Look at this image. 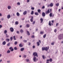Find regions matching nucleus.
I'll list each match as a JSON object with an SVG mask.
<instances>
[{
	"label": "nucleus",
	"mask_w": 63,
	"mask_h": 63,
	"mask_svg": "<svg viewBox=\"0 0 63 63\" xmlns=\"http://www.w3.org/2000/svg\"><path fill=\"white\" fill-rule=\"evenodd\" d=\"M63 34H60L58 36V39L59 40L62 39L63 38Z\"/></svg>",
	"instance_id": "f257e3e1"
},
{
	"label": "nucleus",
	"mask_w": 63,
	"mask_h": 63,
	"mask_svg": "<svg viewBox=\"0 0 63 63\" xmlns=\"http://www.w3.org/2000/svg\"><path fill=\"white\" fill-rule=\"evenodd\" d=\"M38 59H37V58L35 56H34L33 58V60L34 62H36L38 61Z\"/></svg>",
	"instance_id": "f03ea898"
},
{
	"label": "nucleus",
	"mask_w": 63,
	"mask_h": 63,
	"mask_svg": "<svg viewBox=\"0 0 63 63\" xmlns=\"http://www.w3.org/2000/svg\"><path fill=\"white\" fill-rule=\"evenodd\" d=\"M33 55H34V56H36V57H38V54H37V53L36 52H34L33 53Z\"/></svg>",
	"instance_id": "7ed1b4c3"
},
{
	"label": "nucleus",
	"mask_w": 63,
	"mask_h": 63,
	"mask_svg": "<svg viewBox=\"0 0 63 63\" xmlns=\"http://www.w3.org/2000/svg\"><path fill=\"white\" fill-rule=\"evenodd\" d=\"M50 13V11H49V9L47 11H46V14H48Z\"/></svg>",
	"instance_id": "20e7f679"
},
{
	"label": "nucleus",
	"mask_w": 63,
	"mask_h": 63,
	"mask_svg": "<svg viewBox=\"0 0 63 63\" xmlns=\"http://www.w3.org/2000/svg\"><path fill=\"white\" fill-rule=\"evenodd\" d=\"M12 8V7L10 5H8L7 6V8L8 10H10Z\"/></svg>",
	"instance_id": "39448f33"
},
{
	"label": "nucleus",
	"mask_w": 63,
	"mask_h": 63,
	"mask_svg": "<svg viewBox=\"0 0 63 63\" xmlns=\"http://www.w3.org/2000/svg\"><path fill=\"white\" fill-rule=\"evenodd\" d=\"M10 29L11 32H14V29L13 28H10Z\"/></svg>",
	"instance_id": "423d86ee"
},
{
	"label": "nucleus",
	"mask_w": 63,
	"mask_h": 63,
	"mask_svg": "<svg viewBox=\"0 0 63 63\" xmlns=\"http://www.w3.org/2000/svg\"><path fill=\"white\" fill-rule=\"evenodd\" d=\"M11 18V15H8L7 16V18L8 19H9Z\"/></svg>",
	"instance_id": "0eeeda50"
},
{
	"label": "nucleus",
	"mask_w": 63,
	"mask_h": 63,
	"mask_svg": "<svg viewBox=\"0 0 63 63\" xmlns=\"http://www.w3.org/2000/svg\"><path fill=\"white\" fill-rule=\"evenodd\" d=\"M26 61L27 62H29V63H30V60L29 59H26Z\"/></svg>",
	"instance_id": "6e6552de"
},
{
	"label": "nucleus",
	"mask_w": 63,
	"mask_h": 63,
	"mask_svg": "<svg viewBox=\"0 0 63 63\" xmlns=\"http://www.w3.org/2000/svg\"><path fill=\"white\" fill-rule=\"evenodd\" d=\"M6 44V42L5 41H3L2 43V45H5Z\"/></svg>",
	"instance_id": "1a4fd4ad"
},
{
	"label": "nucleus",
	"mask_w": 63,
	"mask_h": 63,
	"mask_svg": "<svg viewBox=\"0 0 63 63\" xmlns=\"http://www.w3.org/2000/svg\"><path fill=\"white\" fill-rule=\"evenodd\" d=\"M20 32L22 34V33H23V31L22 29H21L20 30Z\"/></svg>",
	"instance_id": "9d476101"
},
{
	"label": "nucleus",
	"mask_w": 63,
	"mask_h": 63,
	"mask_svg": "<svg viewBox=\"0 0 63 63\" xmlns=\"http://www.w3.org/2000/svg\"><path fill=\"white\" fill-rule=\"evenodd\" d=\"M42 16L43 17L45 16H46V14H45V13L44 12H43L42 13Z\"/></svg>",
	"instance_id": "9b49d317"
},
{
	"label": "nucleus",
	"mask_w": 63,
	"mask_h": 63,
	"mask_svg": "<svg viewBox=\"0 0 63 63\" xmlns=\"http://www.w3.org/2000/svg\"><path fill=\"white\" fill-rule=\"evenodd\" d=\"M5 41L6 42H9L10 41V39H5Z\"/></svg>",
	"instance_id": "f8f14e48"
},
{
	"label": "nucleus",
	"mask_w": 63,
	"mask_h": 63,
	"mask_svg": "<svg viewBox=\"0 0 63 63\" xmlns=\"http://www.w3.org/2000/svg\"><path fill=\"white\" fill-rule=\"evenodd\" d=\"M26 14H27V11H25L23 13L24 15H26Z\"/></svg>",
	"instance_id": "ddd939ff"
},
{
	"label": "nucleus",
	"mask_w": 63,
	"mask_h": 63,
	"mask_svg": "<svg viewBox=\"0 0 63 63\" xmlns=\"http://www.w3.org/2000/svg\"><path fill=\"white\" fill-rule=\"evenodd\" d=\"M48 49H49V47H46L45 48V50H46V51H47V50H48Z\"/></svg>",
	"instance_id": "4468645a"
},
{
	"label": "nucleus",
	"mask_w": 63,
	"mask_h": 63,
	"mask_svg": "<svg viewBox=\"0 0 63 63\" xmlns=\"http://www.w3.org/2000/svg\"><path fill=\"white\" fill-rule=\"evenodd\" d=\"M33 17L32 16L31 17V22H33Z\"/></svg>",
	"instance_id": "2eb2a0df"
},
{
	"label": "nucleus",
	"mask_w": 63,
	"mask_h": 63,
	"mask_svg": "<svg viewBox=\"0 0 63 63\" xmlns=\"http://www.w3.org/2000/svg\"><path fill=\"white\" fill-rule=\"evenodd\" d=\"M24 50V48H21L20 49V50L21 51H23Z\"/></svg>",
	"instance_id": "dca6fc26"
},
{
	"label": "nucleus",
	"mask_w": 63,
	"mask_h": 63,
	"mask_svg": "<svg viewBox=\"0 0 63 63\" xmlns=\"http://www.w3.org/2000/svg\"><path fill=\"white\" fill-rule=\"evenodd\" d=\"M11 52V51L10 50H8L7 51V53H10Z\"/></svg>",
	"instance_id": "f3484780"
},
{
	"label": "nucleus",
	"mask_w": 63,
	"mask_h": 63,
	"mask_svg": "<svg viewBox=\"0 0 63 63\" xmlns=\"http://www.w3.org/2000/svg\"><path fill=\"white\" fill-rule=\"evenodd\" d=\"M6 37V38H9V36L7 34V33L5 34Z\"/></svg>",
	"instance_id": "a211bd4d"
},
{
	"label": "nucleus",
	"mask_w": 63,
	"mask_h": 63,
	"mask_svg": "<svg viewBox=\"0 0 63 63\" xmlns=\"http://www.w3.org/2000/svg\"><path fill=\"white\" fill-rule=\"evenodd\" d=\"M17 4L18 6H20V2H17Z\"/></svg>",
	"instance_id": "6ab92c4d"
},
{
	"label": "nucleus",
	"mask_w": 63,
	"mask_h": 63,
	"mask_svg": "<svg viewBox=\"0 0 63 63\" xmlns=\"http://www.w3.org/2000/svg\"><path fill=\"white\" fill-rule=\"evenodd\" d=\"M30 26V25H29V24H27L26 25L27 27V28H29Z\"/></svg>",
	"instance_id": "aec40b11"
},
{
	"label": "nucleus",
	"mask_w": 63,
	"mask_h": 63,
	"mask_svg": "<svg viewBox=\"0 0 63 63\" xmlns=\"http://www.w3.org/2000/svg\"><path fill=\"white\" fill-rule=\"evenodd\" d=\"M46 48V47H42V50H45V49Z\"/></svg>",
	"instance_id": "412c9836"
},
{
	"label": "nucleus",
	"mask_w": 63,
	"mask_h": 63,
	"mask_svg": "<svg viewBox=\"0 0 63 63\" xmlns=\"http://www.w3.org/2000/svg\"><path fill=\"white\" fill-rule=\"evenodd\" d=\"M27 34L28 35H30V33H29V31H27Z\"/></svg>",
	"instance_id": "4be33fe9"
},
{
	"label": "nucleus",
	"mask_w": 63,
	"mask_h": 63,
	"mask_svg": "<svg viewBox=\"0 0 63 63\" xmlns=\"http://www.w3.org/2000/svg\"><path fill=\"white\" fill-rule=\"evenodd\" d=\"M16 15L17 16H19V15H20L19 13L18 12L17 13Z\"/></svg>",
	"instance_id": "5701e85b"
},
{
	"label": "nucleus",
	"mask_w": 63,
	"mask_h": 63,
	"mask_svg": "<svg viewBox=\"0 0 63 63\" xmlns=\"http://www.w3.org/2000/svg\"><path fill=\"white\" fill-rule=\"evenodd\" d=\"M59 3H57L56 4V6H57V7H58L59 6Z\"/></svg>",
	"instance_id": "b1692460"
},
{
	"label": "nucleus",
	"mask_w": 63,
	"mask_h": 63,
	"mask_svg": "<svg viewBox=\"0 0 63 63\" xmlns=\"http://www.w3.org/2000/svg\"><path fill=\"white\" fill-rule=\"evenodd\" d=\"M52 13H50L49 14L50 16V17H51V16H52Z\"/></svg>",
	"instance_id": "393cba45"
},
{
	"label": "nucleus",
	"mask_w": 63,
	"mask_h": 63,
	"mask_svg": "<svg viewBox=\"0 0 63 63\" xmlns=\"http://www.w3.org/2000/svg\"><path fill=\"white\" fill-rule=\"evenodd\" d=\"M37 46H40V43L39 42H38L37 43Z\"/></svg>",
	"instance_id": "a878e982"
},
{
	"label": "nucleus",
	"mask_w": 63,
	"mask_h": 63,
	"mask_svg": "<svg viewBox=\"0 0 63 63\" xmlns=\"http://www.w3.org/2000/svg\"><path fill=\"white\" fill-rule=\"evenodd\" d=\"M31 14L32 15H33V14H34V11H32Z\"/></svg>",
	"instance_id": "bb28decb"
},
{
	"label": "nucleus",
	"mask_w": 63,
	"mask_h": 63,
	"mask_svg": "<svg viewBox=\"0 0 63 63\" xmlns=\"http://www.w3.org/2000/svg\"><path fill=\"white\" fill-rule=\"evenodd\" d=\"M40 20L41 21V23H42V22H43V19L42 18H41L40 19Z\"/></svg>",
	"instance_id": "cd10ccee"
},
{
	"label": "nucleus",
	"mask_w": 63,
	"mask_h": 63,
	"mask_svg": "<svg viewBox=\"0 0 63 63\" xmlns=\"http://www.w3.org/2000/svg\"><path fill=\"white\" fill-rule=\"evenodd\" d=\"M35 15H36V16H38V15H39V14H38L37 12H35Z\"/></svg>",
	"instance_id": "c85d7f7f"
},
{
	"label": "nucleus",
	"mask_w": 63,
	"mask_h": 63,
	"mask_svg": "<svg viewBox=\"0 0 63 63\" xmlns=\"http://www.w3.org/2000/svg\"><path fill=\"white\" fill-rule=\"evenodd\" d=\"M46 36H47V35L46 34H45L44 35H43L44 38H45L46 37Z\"/></svg>",
	"instance_id": "c756f323"
},
{
	"label": "nucleus",
	"mask_w": 63,
	"mask_h": 63,
	"mask_svg": "<svg viewBox=\"0 0 63 63\" xmlns=\"http://www.w3.org/2000/svg\"><path fill=\"white\" fill-rule=\"evenodd\" d=\"M19 47H22L23 46H22V45L21 44H20L19 45Z\"/></svg>",
	"instance_id": "7c9ffc66"
},
{
	"label": "nucleus",
	"mask_w": 63,
	"mask_h": 63,
	"mask_svg": "<svg viewBox=\"0 0 63 63\" xmlns=\"http://www.w3.org/2000/svg\"><path fill=\"white\" fill-rule=\"evenodd\" d=\"M49 26H51V22H50V21L49 22Z\"/></svg>",
	"instance_id": "2f4dec72"
},
{
	"label": "nucleus",
	"mask_w": 63,
	"mask_h": 63,
	"mask_svg": "<svg viewBox=\"0 0 63 63\" xmlns=\"http://www.w3.org/2000/svg\"><path fill=\"white\" fill-rule=\"evenodd\" d=\"M50 7H52L53 6V4L52 3H51L50 5Z\"/></svg>",
	"instance_id": "473e14b6"
},
{
	"label": "nucleus",
	"mask_w": 63,
	"mask_h": 63,
	"mask_svg": "<svg viewBox=\"0 0 63 63\" xmlns=\"http://www.w3.org/2000/svg\"><path fill=\"white\" fill-rule=\"evenodd\" d=\"M10 62H11V61L10 60L7 61V63H10Z\"/></svg>",
	"instance_id": "72a5a7b5"
},
{
	"label": "nucleus",
	"mask_w": 63,
	"mask_h": 63,
	"mask_svg": "<svg viewBox=\"0 0 63 63\" xmlns=\"http://www.w3.org/2000/svg\"><path fill=\"white\" fill-rule=\"evenodd\" d=\"M7 33V31L6 30H5L4 32V33L6 34Z\"/></svg>",
	"instance_id": "f704fd0d"
},
{
	"label": "nucleus",
	"mask_w": 63,
	"mask_h": 63,
	"mask_svg": "<svg viewBox=\"0 0 63 63\" xmlns=\"http://www.w3.org/2000/svg\"><path fill=\"white\" fill-rule=\"evenodd\" d=\"M17 41H15L14 43L15 44V45H17Z\"/></svg>",
	"instance_id": "c9c22d12"
},
{
	"label": "nucleus",
	"mask_w": 63,
	"mask_h": 63,
	"mask_svg": "<svg viewBox=\"0 0 63 63\" xmlns=\"http://www.w3.org/2000/svg\"><path fill=\"white\" fill-rule=\"evenodd\" d=\"M44 33V32L41 31L40 32V34H43Z\"/></svg>",
	"instance_id": "e433bc0d"
},
{
	"label": "nucleus",
	"mask_w": 63,
	"mask_h": 63,
	"mask_svg": "<svg viewBox=\"0 0 63 63\" xmlns=\"http://www.w3.org/2000/svg\"><path fill=\"white\" fill-rule=\"evenodd\" d=\"M49 61L50 62H52V59H50Z\"/></svg>",
	"instance_id": "4c0bfd02"
},
{
	"label": "nucleus",
	"mask_w": 63,
	"mask_h": 63,
	"mask_svg": "<svg viewBox=\"0 0 63 63\" xmlns=\"http://www.w3.org/2000/svg\"><path fill=\"white\" fill-rule=\"evenodd\" d=\"M31 9L32 10H34L35 8H34V7H32L31 8Z\"/></svg>",
	"instance_id": "58836bf2"
},
{
	"label": "nucleus",
	"mask_w": 63,
	"mask_h": 63,
	"mask_svg": "<svg viewBox=\"0 0 63 63\" xmlns=\"http://www.w3.org/2000/svg\"><path fill=\"white\" fill-rule=\"evenodd\" d=\"M13 38H14V40H16V36H13Z\"/></svg>",
	"instance_id": "ea45409f"
},
{
	"label": "nucleus",
	"mask_w": 63,
	"mask_h": 63,
	"mask_svg": "<svg viewBox=\"0 0 63 63\" xmlns=\"http://www.w3.org/2000/svg\"><path fill=\"white\" fill-rule=\"evenodd\" d=\"M15 24L16 25L18 24V22L17 21H16L15 23Z\"/></svg>",
	"instance_id": "a19ab883"
},
{
	"label": "nucleus",
	"mask_w": 63,
	"mask_h": 63,
	"mask_svg": "<svg viewBox=\"0 0 63 63\" xmlns=\"http://www.w3.org/2000/svg\"><path fill=\"white\" fill-rule=\"evenodd\" d=\"M23 41L24 42H25V43H26V42H27V40H23Z\"/></svg>",
	"instance_id": "79ce46f5"
},
{
	"label": "nucleus",
	"mask_w": 63,
	"mask_h": 63,
	"mask_svg": "<svg viewBox=\"0 0 63 63\" xmlns=\"http://www.w3.org/2000/svg\"><path fill=\"white\" fill-rule=\"evenodd\" d=\"M10 45V43H9L7 44V46H9Z\"/></svg>",
	"instance_id": "37998d69"
},
{
	"label": "nucleus",
	"mask_w": 63,
	"mask_h": 63,
	"mask_svg": "<svg viewBox=\"0 0 63 63\" xmlns=\"http://www.w3.org/2000/svg\"><path fill=\"white\" fill-rule=\"evenodd\" d=\"M41 12V10L40 9H39L38 10V13H40Z\"/></svg>",
	"instance_id": "c03bdc74"
},
{
	"label": "nucleus",
	"mask_w": 63,
	"mask_h": 63,
	"mask_svg": "<svg viewBox=\"0 0 63 63\" xmlns=\"http://www.w3.org/2000/svg\"><path fill=\"white\" fill-rule=\"evenodd\" d=\"M35 21H33V22L32 23L34 25V24H35Z\"/></svg>",
	"instance_id": "a18cd8bd"
},
{
	"label": "nucleus",
	"mask_w": 63,
	"mask_h": 63,
	"mask_svg": "<svg viewBox=\"0 0 63 63\" xmlns=\"http://www.w3.org/2000/svg\"><path fill=\"white\" fill-rule=\"evenodd\" d=\"M14 49L15 50H17V47H15Z\"/></svg>",
	"instance_id": "49530a36"
},
{
	"label": "nucleus",
	"mask_w": 63,
	"mask_h": 63,
	"mask_svg": "<svg viewBox=\"0 0 63 63\" xmlns=\"http://www.w3.org/2000/svg\"><path fill=\"white\" fill-rule=\"evenodd\" d=\"M42 9H45V7L44 6H43L42 7Z\"/></svg>",
	"instance_id": "de8ad7c7"
},
{
	"label": "nucleus",
	"mask_w": 63,
	"mask_h": 63,
	"mask_svg": "<svg viewBox=\"0 0 63 63\" xmlns=\"http://www.w3.org/2000/svg\"><path fill=\"white\" fill-rule=\"evenodd\" d=\"M54 42H52L51 43V45H54Z\"/></svg>",
	"instance_id": "09e8293b"
},
{
	"label": "nucleus",
	"mask_w": 63,
	"mask_h": 63,
	"mask_svg": "<svg viewBox=\"0 0 63 63\" xmlns=\"http://www.w3.org/2000/svg\"><path fill=\"white\" fill-rule=\"evenodd\" d=\"M42 58L44 59H45V56L44 55L42 56Z\"/></svg>",
	"instance_id": "8fccbe9b"
},
{
	"label": "nucleus",
	"mask_w": 63,
	"mask_h": 63,
	"mask_svg": "<svg viewBox=\"0 0 63 63\" xmlns=\"http://www.w3.org/2000/svg\"><path fill=\"white\" fill-rule=\"evenodd\" d=\"M10 40H11V41H12V40H13V37H11L10 38Z\"/></svg>",
	"instance_id": "3c124183"
},
{
	"label": "nucleus",
	"mask_w": 63,
	"mask_h": 63,
	"mask_svg": "<svg viewBox=\"0 0 63 63\" xmlns=\"http://www.w3.org/2000/svg\"><path fill=\"white\" fill-rule=\"evenodd\" d=\"M13 48V47H11L9 48V49H12Z\"/></svg>",
	"instance_id": "603ef678"
},
{
	"label": "nucleus",
	"mask_w": 63,
	"mask_h": 63,
	"mask_svg": "<svg viewBox=\"0 0 63 63\" xmlns=\"http://www.w3.org/2000/svg\"><path fill=\"white\" fill-rule=\"evenodd\" d=\"M57 31V30L56 29H55L54 30V32H56Z\"/></svg>",
	"instance_id": "864d4df0"
},
{
	"label": "nucleus",
	"mask_w": 63,
	"mask_h": 63,
	"mask_svg": "<svg viewBox=\"0 0 63 63\" xmlns=\"http://www.w3.org/2000/svg\"><path fill=\"white\" fill-rule=\"evenodd\" d=\"M11 51H14V48L12 49H11L10 50Z\"/></svg>",
	"instance_id": "5fc2aeb1"
},
{
	"label": "nucleus",
	"mask_w": 63,
	"mask_h": 63,
	"mask_svg": "<svg viewBox=\"0 0 63 63\" xmlns=\"http://www.w3.org/2000/svg\"><path fill=\"white\" fill-rule=\"evenodd\" d=\"M23 57L24 58H26V55H24Z\"/></svg>",
	"instance_id": "6e6d98bb"
},
{
	"label": "nucleus",
	"mask_w": 63,
	"mask_h": 63,
	"mask_svg": "<svg viewBox=\"0 0 63 63\" xmlns=\"http://www.w3.org/2000/svg\"><path fill=\"white\" fill-rule=\"evenodd\" d=\"M2 27V25H0V29Z\"/></svg>",
	"instance_id": "4d7b16f0"
},
{
	"label": "nucleus",
	"mask_w": 63,
	"mask_h": 63,
	"mask_svg": "<svg viewBox=\"0 0 63 63\" xmlns=\"http://www.w3.org/2000/svg\"><path fill=\"white\" fill-rule=\"evenodd\" d=\"M30 2V0H27V3H29Z\"/></svg>",
	"instance_id": "13d9d810"
},
{
	"label": "nucleus",
	"mask_w": 63,
	"mask_h": 63,
	"mask_svg": "<svg viewBox=\"0 0 63 63\" xmlns=\"http://www.w3.org/2000/svg\"><path fill=\"white\" fill-rule=\"evenodd\" d=\"M2 16V13H0V16Z\"/></svg>",
	"instance_id": "bf43d9fd"
},
{
	"label": "nucleus",
	"mask_w": 63,
	"mask_h": 63,
	"mask_svg": "<svg viewBox=\"0 0 63 63\" xmlns=\"http://www.w3.org/2000/svg\"><path fill=\"white\" fill-rule=\"evenodd\" d=\"M32 48H35V46H33L32 47Z\"/></svg>",
	"instance_id": "052dcab7"
},
{
	"label": "nucleus",
	"mask_w": 63,
	"mask_h": 63,
	"mask_svg": "<svg viewBox=\"0 0 63 63\" xmlns=\"http://www.w3.org/2000/svg\"><path fill=\"white\" fill-rule=\"evenodd\" d=\"M32 38H34V35H32Z\"/></svg>",
	"instance_id": "680f3d73"
},
{
	"label": "nucleus",
	"mask_w": 63,
	"mask_h": 63,
	"mask_svg": "<svg viewBox=\"0 0 63 63\" xmlns=\"http://www.w3.org/2000/svg\"><path fill=\"white\" fill-rule=\"evenodd\" d=\"M29 44H28L29 46H30L31 45V43L30 42L29 43Z\"/></svg>",
	"instance_id": "e2e57ef3"
},
{
	"label": "nucleus",
	"mask_w": 63,
	"mask_h": 63,
	"mask_svg": "<svg viewBox=\"0 0 63 63\" xmlns=\"http://www.w3.org/2000/svg\"><path fill=\"white\" fill-rule=\"evenodd\" d=\"M54 20H52L51 22L52 23H54Z\"/></svg>",
	"instance_id": "0e129e2a"
},
{
	"label": "nucleus",
	"mask_w": 63,
	"mask_h": 63,
	"mask_svg": "<svg viewBox=\"0 0 63 63\" xmlns=\"http://www.w3.org/2000/svg\"><path fill=\"white\" fill-rule=\"evenodd\" d=\"M17 33L18 34H19V31H17Z\"/></svg>",
	"instance_id": "69168bd1"
},
{
	"label": "nucleus",
	"mask_w": 63,
	"mask_h": 63,
	"mask_svg": "<svg viewBox=\"0 0 63 63\" xmlns=\"http://www.w3.org/2000/svg\"><path fill=\"white\" fill-rule=\"evenodd\" d=\"M61 10V9H59L58 10V11H59V12H60V11Z\"/></svg>",
	"instance_id": "338daca9"
},
{
	"label": "nucleus",
	"mask_w": 63,
	"mask_h": 63,
	"mask_svg": "<svg viewBox=\"0 0 63 63\" xmlns=\"http://www.w3.org/2000/svg\"><path fill=\"white\" fill-rule=\"evenodd\" d=\"M2 61V59L0 60V62H1Z\"/></svg>",
	"instance_id": "774afa93"
}]
</instances>
